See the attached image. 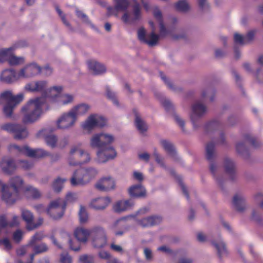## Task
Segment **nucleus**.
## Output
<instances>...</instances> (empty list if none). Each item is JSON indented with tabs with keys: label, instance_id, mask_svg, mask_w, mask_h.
I'll list each match as a JSON object with an SVG mask.
<instances>
[{
	"label": "nucleus",
	"instance_id": "f3484780",
	"mask_svg": "<svg viewBox=\"0 0 263 263\" xmlns=\"http://www.w3.org/2000/svg\"><path fill=\"white\" fill-rule=\"evenodd\" d=\"M48 86V82L46 80H34L27 83L24 88L27 91L41 93L43 96Z\"/></svg>",
	"mask_w": 263,
	"mask_h": 263
},
{
	"label": "nucleus",
	"instance_id": "864d4df0",
	"mask_svg": "<svg viewBox=\"0 0 263 263\" xmlns=\"http://www.w3.org/2000/svg\"><path fill=\"white\" fill-rule=\"evenodd\" d=\"M33 165V164L32 162L26 160H20L18 162V166L25 170L30 168Z\"/></svg>",
	"mask_w": 263,
	"mask_h": 263
},
{
	"label": "nucleus",
	"instance_id": "a878e982",
	"mask_svg": "<svg viewBox=\"0 0 263 263\" xmlns=\"http://www.w3.org/2000/svg\"><path fill=\"white\" fill-rule=\"evenodd\" d=\"M161 218L158 216H151L138 220V224L142 228H147L159 224Z\"/></svg>",
	"mask_w": 263,
	"mask_h": 263
},
{
	"label": "nucleus",
	"instance_id": "f8f14e48",
	"mask_svg": "<svg viewBox=\"0 0 263 263\" xmlns=\"http://www.w3.org/2000/svg\"><path fill=\"white\" fill-rule=\"evenodd\" d=\"M98 148L99 149L96 153V161L98 163H105L117 156V152L112 146Z\"/></svg>",
	"mask_w": 263,
	"mask_h": 263
},
{
	"label": "nucleus",
	"instance_id": "4be33fe9",
	"mask_svg": "<svg viewBox=\"0 0 263 263\" xmlns=\"http://www.w3.org/2000/svg\"><path fill=\"white\" fill-rule=\"evenodd\" d=\"M153 13L159 24L160 35L165 36L171 33L170 27L168 26L166 28L164 25L162 13L160 9L158 7H155L153 9Z\"/></svg>",
	"mask_w": 263,
	"mask_h": 263
},
{
	"label": "nucleus",
	"instance_id": "bf43d9fd",
	"mask_svg": "<svg viewBox=\"0 0 263 263\" xmlns=\"http://www.w3.org/2000/svg\"><path fill=\"white\" fill-rule=\"evenodd\" d=\"M61 263H72L71 257L67 253L62 254L60 257Z\"/></svg>",
	"mask_w": 263,
	"mask_h": 263
},
{
	"label": "nucleus",
	"instance_id": "37998d69",
	"mask_svg": "<svg viewBox=\"0 0 263 263\" xmlns=\"http://www.w3.org/2000/svg\"><path fill=\"white\" fill-rule=\"evenodd\" d=\"M176 9L180 11L186 12L189 10L190 7L185 0H179L175 4Z\"/></svg>",
	"mask_w": 263,
	"mask_h": 263
},
{
	"label": "nucleus",
	"instance_id": "58836bf2",
	"mask_svg": "<svg viewBox=\"0 0 263 263\" xmlns=\"http://www.w3.org/2000/svg\"><path fill=\"white\" fill-rule=\"evenodd\" d=\"M22 217L26 223V228L28 230V226L32 225L33 216L31 212L27 210L22 211Z\"/></svg>",
	"mask_w": 263,
	"mask_h": 263
},
{
	"label": "nucleus",
	"instance_id": "7c9ffc66",
	"mask_svg": "<svg viewBox=\"0 0 263 263\" xmlns=\"http://www.w3.org/2000/svg\"><path fill=\"white\" fill-rule=\"evenodd\" d=\"M74 96L72 94L68 93H61L55 106H63L72 104L74 101Z\"/></svg>",
	"mask_w": 263,
	"mask_h": 263
},
{
	"label": "nucleus",
	"instance_id": "a211bd4d",
	"mask_svg": "<svg viewBox=\"0 0 263 263\" xmlns=\"http://www.w3.org/2000/svg\"><path fill=\"white\" fill-rule=\"evenodd\" d=\"M73 235L79 242L86 243L89 238L91 237L92 232L91 229H88L82 226L76 227L73 230Z\"/></svg>",
	"mask_w": 263,
	"mask_h": 263
},
{
	"label": "nucleus",
	"instance_id": "9b49d317",
	"mask_svg": "<svg viewBox=\"0 0 263 263\" xmlns=\"http://www.w3.org/2000/svg\"><path fill=\"white\" fill-rule=\"evenodd\" d=\"M42 67L35 62L26 64L18 70L21 79H29L41 74Z\"/></svg>",
	"mask_w": 263,
	"mask_h": 263
},
{
	"label": "nucleus",
	"instance_id": "7ed1b4c3",
	"mask_svg": "<svg viewBox=\"0 0 263 263\" xmlns=\"http://www.w3.org/2000/svg\"><path fill=\"white\" fill-rule=\"evenodd\" d=\"M24 181L19 176L11 177L9 180V185L6 184L0 180L2 199L7 204H12L19 198L21 191L23 193L24 187Z\"/></svg>",
	"mask_w": 263,
	"mask_h": 263
},
{
	"label": "nucleus",
	"instance_id": "dca6fc26",
	"mask_svg": "<svg viewBox=\"0 0 263 263\" xmlns=\"http://www.w3.org/2000/svg\"><path fill=\"white\" fill-rule=\"evenodd\" d=\"M94 186L99 191L107 192L116 188V182L114 178L110 176H107L98 179Z\"/></svg>",
	"mask_w": 263,
	"mask_h": 263
},
{
	"label": "nucleus",
	"instance_id": "de8ad7c7",
	"mask_svg": "<svg viewBox=\"0 0 263 263\" xmlns=\"http://www.w3.org/2000/svg\"><path fill=\"white\" fill-rule=\"evenodd\" d=\"M16 105H15V103H8L5 105L3 108V112L5 115L7 117H11L13 110Z\"/></svg>",
	"mask_w": 263,
	"mask_h": 263
},
{
	"label": "nucleus",
	"instance_id": "72a5a7b5",
	"mask_svg": "<svg viewBox=\"0 0 263 263\" xmlns=\"http://www.w3.org/2000/svg\"><path fill=\"white\" fill-rule=\"evenodd\" d=\"M79 220L80 223L85 224L89 221V215L86 208L83 205H80V210L78 213Z\"/></svg>",
	"mask_w": 263,
	"mask_h": 263
},
{
	"label": "nucleus",
	"instance_id": "0eeeda50",
	"mask_svg": "<svg viewBox=\"0 0 263 263\" xmlns=\"http://www.w3.org/2000/svg\"><path fill=\"white\" fill-rule=\"evenodd\" d=\"M115 141V136L108 133L100 132L93 134L90 138V146L92 148L109 146Z\"/></svg>",
	"mask_w": 263,
	"mask_h": 263
},
{
	"label": "nucleus",
	"instance_id": "4c0bfd02",
	"mask_svg": "<svg viewBox=\"0 0 263 263\" xmlns=\"http://www.w3.org/2000/svg\"><path fill=\"white\" fill-rule=\"evenodd\" d=\"M48 249L47 246L45 243H41L39 245L33 246L32 250L33 253L30 255V259L32 260L35 255L46 252Z\"/></svg>",
	"mask_w": 263,
	"mask_h": 263
},
{
	"label": "nucleus",
	"instance_id": "4d7b16f0",
	"mask_svg": "<svg viewBox=\"0 0 263 263\" xmlns=\"http://www.w3.org/2000/svg\"><path fill=\"white\" fill-rule=\"evenodd\" d=\"M234 41L236 43L241 45L247 42L246 37H244L242 35L238 33H236L234 34Z\"/></svg>",
	"mask_w": 263,
	"mask_h": 263
},
{
	"label": "nucleus",
	"instance_id": "0e129e2a",
	"mask_svg": "<svg viewBox=\"0 0 263 263\" xmlns=\"http://www.w3.org/2000/svg\"><path fill=\"white\" fill-rule=\"evenodd\" d=\"M23 232L21 230H18L16 231L13 234V240L15 241L18 242L21 240V239L23 237Z\"/></svg>",
	"mask_w": 263,
	"mask_h": 263
},
{
	"label": "nucleus",
	"instance_id": "f704fd0d",
	"mask_svg": "<svg viewBox=\"0 0 263 263\" xmlns=\"http://www.w3.org/2000/svg\"><path fill=\"white\" fill-rule=\"evenodd\" d=\"M91 115H90L87 119L82 123V128L85 130L91 132L96 128L93 119Z\"/></svg>",
	"mask_w": 263,
	"mask_h": 263
},
{
	"label": "nucleus",
	"instance_id": "a19ab883",
	"mask_svg": "<svg viewBox=\"0 0 263 263\" xmlns=\"http://www.w3.org/2000/svg\"><path fill=\"white\" fill-rule=\"evenodd\" d=\"M66 181V179L60 177L57 178L53 182L52 187L56 192H60L64 186V183Z\"/></svg>",
	"mask_w": 263,
	"mask_h": 263
},
{
	"label": "nucleus",
	"instance_id": "e2e57ef3",
	"mask_svg": "<svg viewBox=\"0 0 263 263\" xmlns=\"http://www.w3.org/2000/svg\"><path fill=\"white\" fill-rule=\"evenodd\" d=\"M255 202L259 204L260 207L263 210V194L258 193L254 197Z\"/></svg>",
	"mask_w": 263,
	"mask_h": 263
},
{
	"label": "nucleus",
	"instance_id": "052dcab7",
	"mask_svg": "<svg viewBox=\"0 0 263 263\" xmlns=\"http://www.w3.org/2000/svg\"><path fill=\"white\" fill-rule=\"evenodd\" d=\"M52 68H51L49 66L47 65L42 67L41 73H42L45 77H49L52 74Z\"/></svg>",
	"mask_w": 263,
	"mask_h": 263
},
{
	"label": "nucleus",
	"instance_id": "13d9d810",
	"mask_svg": "<svg viewBox=\"0 0 263 263\" xmlns=\"http://www.w3.org/2000/svg\"><path fill=\"white\" fill-rule=\"evenodd\" d=\"M106 95L108 98L111 99L112 103L117 106H119V102L116 98L115 93L110 89H107L106 91Z\"/></svg>",
	"mask_w": 263,
	"mask_h": 263
},
{
	"label": "nucleus",
	"instance_id": "cd10ccee",
	"mask_svg": "<svg viewBox=\"0 0 263 263\" xmlns=\"http://www.w3.org/2000/svg\"><path fill=\"white\" fill-rule=\"evenodd\" d=\"M18 48V45L15 44L8 48H0V63L8 62L12 52Z\"/></svg>",
	"mask_w": 263,
	"mask_h": 263
},
{
	"label": "nucleus",
	"instance_id": "338daca9",
	"mask_svg": "<svg viewBox=\"0 0 263 263\" xmlns=\"http://www.w3.org/2000/svg\"><path fill=\"white\" fill-rule=\"evenodd\" d=\"M98 256L100 258L103 259H111L110 254L106 251L102 250L99 252Z\"/></svg>",
	"mask_w": 263,
	"mask_h": 263
},
{
	"label": "nucleus",
	"instance_id": "3c124183",
	"mask_svg": "<svg viewBox=\"0 0 263 263\" xmlns=\"http://www.w3.org/2000/svg\"><path fill=\"white\" fill-rule=\"evenodd\" d=\"M79 197L77 193L69 192L67 193L65 197V202L73 203L77 201Z\"/></svg>",
	"mask_w": 263,
	"mask_h": 263
},
{
	"label": "nucleus",
	"instance_id": "4468645a",
	"mask_svg": "<svg viewBox=\"0 0 263 263\" xmlns=\"http://www.w3.org/2000/svg\"><path fill=\"white\" fill-rule=\"evenodd\" d=\"M2 128L9 133H13L15 139H23L27 138L28 135L26 128L20 124L7 123L3 125Z\"/></svg>",
	"mask_w": 263,
	"mask_h": 263
},
{
	"label": "nucleus",
	"instance_id": "2eb2a0df",
	"mask_svg": "<svg viewBox=\"0 0 263 263\" xmlns=\"http://www.w3.org/2000/svg\"><path fill=\"white\" fill-rule=\"evenodd\" d=\"M77 119L70 110L64 112L58 119L56 123L57 128L65 129L73 126Z\"/></svg>",
	"mask_w": 263,
	"mask_h": 263
},
{
	"label": "nucleus",
	"instance_id": "c756f323",
	"mask_svg": "<svg viewBox=\"0 0 263 263\" xmlns=\"http://www.w3.org/2000/svg\"><path fill=\"white\" fill-rule=\"evenodd\" d=\"M128 191L129 195L133 197H142L146 195L145 189L140 184L130 186Z\"/></svg>",
	"mask_w": 263,
	"mask_h": 263
},
{
	"label": "nucleus",
	"instance_id": "c03bdc74",
	"mask_svg": "<svg viewBox=\"0 0 263 263\" xmlns=\"http://www.w3.org/2000/svg\"><path fill=\"white\" fill-rule=\"evenodd\" d=\"M46 144L51 147L54 148L58 146V139L55 135L50 134L45 138Z\"/></svg>",
	"mask_w": 263,
	"mask_h": 263
},
{
	"label": "nucleus",
	"instance_id": "603ef678",
	"mask_svg": "<svg viewBox=\"0 0 263 263\" xmlns=\"http://www.w3.org/2000/svg\"><path fill=\"white\" fill-rule=\"evenodd\" d=\"M80 242L78 240H74L72 239L69 240V246L71 250L74 251H78L80 250L81 246L80 244Z\"/></svg>",
	"mask_w": 263,
	"mask_h": 263
},
{
	"label": "nucleus",
	"instance_id": "c9c22d12",
	"mask_svg": "<svg viewBox=\"0 0 263 263\" xmlns=\"http://www.w3.org/2000/svg\"><path fill=\"white\" fill-rule=\"evenodd\" d=\"M96 127L103 128L106 126L107 120L102 116L98 114H91Z\"/></svg>",
	"mask_w": 263,
	"mask_h": 263
},
{
	"label": "nucleus",
	"instance_id": "5fc2aeb1",
	"mask_svg": "<svg viewBox=\"0 0 263 263\" xmlns=\"http://www.w3.org/2000/svg\"><path fill=\"white\" fill-rule=\"evenodd\" d=\"M143 253L146 260L151 261L153 259V254L152 251L148 248L143 249Z\"/></svg>",
	"mask_w": 263,
	"mask_h": 263
},
{
	"label": "nucleus",
	"instance_id": "6e6d98bb",
	"mask_svg": "<svg viewBox=\"0 0 263 263\" xmlns=\"http://www.w3.org/2000/svg\"><path fill=\"white\" fill-rule=\"evenodd\" d=\"M110 248L111 250L120 254H123L124 253V251L122 247L120 245H116L115 243L110 244Z\"/></svg>",
	"mask_w": 263,
	"mask_h": 263
},
{
	"label": "nucleus",
	"instance_id": "f03ea898",
	"mask_svg": "<svg viewBox=\"0 0 263 263\" xmlns=\"http://www.w3.org/2000/svg\"><path fill=\"white\" fill-rule=\"evenodd\" d=\"M115 6L107 8L110 15L117 16L120 12H124L121 17L122 21L126 24H131L139 20L141 12L139 4L136 0H114Z\"/></svg>",
	"mask_w": 263,
	"mask_h": 263
},
{
	"label": "nucleus",
	"instance_id": "473e14b6",
	"mask_svg": "<svg viewBox=\"0 0 263 263\" xmlns=\"http://www.w3.org/2000/svg\"><path fill=\"white\" fill-rule=\"evenodd\" d=\"M212 244L216 249L219 257H222L227 254L226 245L222 240H214L212 241Z\"/></svg>",
	"mask_w": 263,
	"mask_h": 263
},
{
	"label": "nucleus",
	"instance_id": "20e7f679",
	"mask_svg": "<svg viewBox=\"0 0 263 263\" xmlns=\"http://www.w3.org/2000/svg\"><path fill=\"white\" fill-rule=\"evenodd\" d=\"M91 160L90 153L82 148L81 144L72 146L67 157L68 165L73 167L87 164Z\"/></svg>",
	"mask_w": 263,
	"mask_h": 263
},
{
	"label": "nucleus",
	"instance_id": "423d86ee",
	"mask_svg": "<svg viewBox=\"0 0 263 263\" xmlns=\"http://www.w3.org/2000/svg\"><path fill=\"white\" fill-rule=\"evenodd\" d=\"M10 152L15 154H22L30 157L42 158L49 155V153L43 149H33L27 145L20 147L16 144H12L8 146Z\"/></svg>",
	"mask_w": 263,
	"mask_h": 263
},
{
	"label": "nucleus",
	"instance_id": "bb28decb",
	"mask_svg": "<svg viewBox=\"0 0 263 263\" xmlns=\"http://www.w3.org/2000/svg\"><path fill=\"white\" fill-rule=\"evenodd\" d=\"M22 194L27 198L39 199L42 196V193L37 188L31 185H26L23 190Z\"/></svg>",
	"mask_w": 263,
	"mask_h": 263
},
{
	"label": "nucleus",
	"instance_id": "680f3d73",
	"mask_svg": "<svg viewBox=\"0 0 263 263\" xmlns=\"http://www.w3.org/2000/svg\"><path fill=\"white\" fill-rule=\"evenodd\" d=\"M43 223V219L40 218L36 222H33L32 225L28 226V230H32L37 228Z\"/></svg>",
	"mask_w": 263,
	"mask_h": 263
},
{
	"label": "nucleus",
	"instance_id": "39448f33",
	"mask_svg": "<svg viewBox=\"0 0 263 263\" xmlns=\"http://www.w3.org/2000/svg\"><path fill=\"white\" fill-rule=\"evenodd\" d=\"M98 174V171L93 167H85L75 171L72 174L70 183L72 186H83L89 183Z\"/></svg>",
	"mask_w": 263,
	"mask_h": 263
},
{
	"label": "nucleus",
	"instance_id": "ddd939ff",
	"mask_svg": "<svg viewBox=\"0 0 263 263\" xmlns=\"http://www.w3.org/2000/svg\"><path fill=\"white\" fill-rule=\"evenodd\" d=\"M206 111V107L200 102H195L192 105L190 117L194 128L198 127L199 120Z\"/></svg>",
	"mask_w": 263,
	"mask_h": 263
},
{
	"label": "nucleus",
	"instance_id": "9d476101",
	"mask_svg": "<svg viewBox=\"0 0 263 263\" xmlns=\"http://www.w3.org/2000/svg\"><path fill=\"white\" fill-rule=\"evenodd\" d=\"M65 202L62 199H57L52 201L46 210L48 215L54 219L61 218L65 211Z\"/></svg>",
	"mask_w": 263,
	"mask_h": 263
},
{
	"label": "nucleus",
	"instance_id": "b1692460",
	"mask_svg": "<svg viewBox=\"0 0 263 263\" xmlns=\"http://www.w3.org/2000/svg\"><path fill=\"white\" fill-rule=\"evenodd\" d=\"M110 201V198L108 197H98L91 201L90 206L95 210H102L105 209Z\"/></svg>",
	"mask_w": 263,
	"mask_h": 263
},
{
	"label": "nucleus",
	"instance_id": "c85d7f7f",
	"mask_svg": "<svg viewBox=\"0 0 263 263\" xmlns=\"http://www.w3.org/2000/svg\"><path fill=\"white\" fill-rule=\"evenodd\" d=\"M90 109V106L86 103H80L74 106L71 109V111L78 120L79 116L86 114Z\"/></svg>",
	"mask_w": 263,
	"mask_h": 263
},
{
	"label": "nucleus",
	"instance_id": "2f4dec72",
	"mask_svg": "<svg viewBox=\"0 0 263 263\" xmlns=\"http://www.w3.org/2000/svg\"><path fill=\"white\" fill-rule=\"evenodd\" d=\"M233 204L237 211H243L246 208L245 197L240 195H235L233 198Z\"/></svg>",
	"mask_w": 263,
	"mask_h": 263
},
{
	"label": "nucleus",
	"instance_id": "5701e85b",
	"mask_svg": "<svg viewBox=\"0 0 263 263\" xmlns=\"http://www.w3.org/2000/svg\"><path fill=\"white\" fill-rule=\"evenodd\" d=\"M17 165L12 159L5 158L0 161V169L6 174H13L17 168Z\"/></svg>",
	"mask_w": 263,
	"mask_h": 263
},
{
	"label": "nucleus",
	"instance_id": "ea45409f",
	"mask_svg": "<svg viewBox=\"0 0 263 263\" xmlns=\"http://www.w3.org/2000/svg\"><path fill=\"white\" fill-rule=\"evenodd\" d=\"M25 61V58L23 57H17L15 55L14 52H12L8 63L12 66H16L23 64Z\"/></svg>",
	"mask_w": 263,
	"mask_h": 263
},
{
	"label": "nucleus",
	"instance_id": "a18cd8bd",
	"mask_svg": "<svg viewBox=\"0 0 263 263\" xmlns=\"http://www.w3.org/2000/svg\"><path fill=\"white\" fill-rule=\"evenodd\" d=\"M224 166L227 173L229 174L233 173L235 171V164L234 162L229 159H227L224 161Z\"/></svg>",
	"mask_w": 263,
	"mask_h": 263
},
{
	"label": "nucleus",
	"instance_id": "1a4fd4ad",
	"mask_svg": "<svg viewBox=\"0 0 263 263\" xmlns=\"http://www.w3.org/2000/svg\"><path fill=\"white\" fill-rule=\"evenodd\" d=\"M92 234L91 237V243L93 247L102 248L107 244V237L105 229L96 226L92 228Z\"/></svg>",
	"mask_w": 263,
	"mask_h": 263
},
{
	"label": "nucleus",
	"instance_id": "aec40b11",
	"mask_svg": "<svg viewBox=\"0 0 263 263\" xmlns=\"http://www.w3.org/2000/svg\"><path fill=\"white\" fill-rule=\"evenodd\" d=\"M20 79L19 72H16L13 68L4 69L0 74V80L5 83L11 84Z\"/></svg>",
	"mask_w": 263,
	"mask_h": 263
},
{
	"label": "nucleus",
	"instance_id": "393cba45",
	"mask_svg": "<svg viewBox=\"0 0 263 263\" xmlns=\"http://www.w3.org/2000/svg\"><path fill=\"white\" fill-rule=\"evenodd\" d=\"M89 70L95 74H101L106 72L105 66L95 60H89L87 62Z\"/></svg>",
	"mask_w": 263,
	"mask_h": 263
},
{
	"label": "nucleus",
	"instance_id": "6e6552de",
	"mask_svg": "<svg viewBox=\"0 0 263 263\" xmlns=\"http://www.w3.org/2000/svg\"><path fill=\"white\" fill-rule=\"evenodd\" d=\"M148 23L152 29V32L149 34H146L145 29L141 28L138 30L137 35L138 39L141 42L147 44L149 46H153L158 44L160 36L155 33L156 28L154 22L149 21Z\"/></svg>",
	"mask_w": 263,
	"mask_h": 263
},
{
	"label": "nucleus",
	"instance_id": "6ab92c4d",
	"mask_svg": "<svg viewBox=\"0 0 263 263\" xmlns=\"http://www.w3.org/2000/svg\"><path fill=\"white\" fill-rule=\"evenodd\" d=\"M24 99V95L20 93L14 96L11 91H5L0 94V104L7 103V104L15 103L17 105Z\"/></svg>",
	"mask_w": 263,
	"mask_h": 263
},
{
	"label": "nucleus",
	"instance_id": "f257e3e1",
	"mask_svg": "<svg viewBox=\"0 0 263 263\" xmlns=\"http://www.w3.org/2000/svg\"><path fill=\"white\" fill-rule=\"evenodd\" d=\"M62 85H56L46 89L43 97L30 99L21 109L22 121L24 123H32L39 120L43 114L42 106L48 99L51 105H55L63 91Z\"/></svg>",
	"mask_w": 263,
	"mask_h": 263
},
{
	"label": "nucleus",
	"instance_id": "09e8293b",
	"mask_svg": "<svg viewBox=\"0 0 263 263\" xmlns=\"http://www.w3.org/2000/svg\"><path fill=\"white\" fill-rule=\"evenodd\" d=\"M44 237V235L42 232L36 233L30 239L29 245L33 246L37 241L42 240Z\"/></svg>",
	"mask_w": 263,
	"mask_h": 263
},
{
	"label": "nucleus",
	"instance_id": "8fccbe9b",
	"mask_svg": "<svg viewBox=\"0 0 263 263\" xmlns=\"http://www.w3.org/2000/svg\"><path fill=\"white\" fill-rule=\"evenodd\" d=\"M214 146L213 143H209L206 147V157L208 159L211 160L214 156Z\"/></svg>",
	"mask_w": 263,
	"mask_h": 263
},
{
	"label": "nucleus",
	"instance_id": "e433bc0d",
	"mask_svg": "<svg viewBox=\"0 0 263 263\" xmlns=\"http://www.w3.org/2000/svg\"><path fill=\"white\" fill-rule=\"evenodd\" d=\"M135 124L139 132L143 133L147 129V126L146 124L142 120L138 113L135 112Z\"/></svg>",
	"mask_w": 263,
	"mask_h": 263
},
{
	"label": "nucleus",
	"instance_id": "774afa93",
	"mask_svg": "<svg viewBox=\"0 0 263 263\" xmlns=\"http://www.w3.org/2000/svg\"><path fill=\"white\" fill-rule=\"evenodd\" d=\"M175 122L178 124L179 126L183 129L184 126V121L177 114H175L173 116Z\"/></svg>",
	"mask_w": 263,
	"mask_h": 263
},
{
	"label": "nucleus",
	"instance_id": "49530a36",
	"mask_svg": "<svg viewBox=\"0 0 263 263\" xmlns=\"http://www.w3.org/2000/svg\"><path fill=\"white\" fill-rule=\"evenodd\" d=\"M79 263H94V256L90 254H82L79 256Z\"/></svg>",
	"mask_w": 263,
	"mask_h": 263
},
{
	"label": "nucleus",
	"instance_id": "412c9836",
	"mask_svg": "<svg viewBox=\"0 0 263 263\" xmlns=\"http://www.w3.org/2000/svg\"><path fill=\"white\" fill-rule=\"evenodd\" d=\"M134 205V202L131 199H122L114 203L112 209L115 212L120 213L132 209Z\"/></svg>",
	"mask_w": 263,
	"mask_h": 263
},
{
	"label": "nucleus",
	"instance_id": "79ce46f5",
	"mask_svg": "<svg viewBox=\"0 0 263 263\" xmlns=\"http://www.w3.org/2000/svg\"><path fill=\"white\" fill-rule=\"evenodd\" d=\"M160 144L162 147L167 153L172 155H174L175 154L174 146L171 142L166 140H162L160 141Z\"/></svg>",
	"mask_w": 263,
	"mask_h": 263
},
{
	"label": "nucleus",
	"instance_id": "69168bd1",
	"mask_svg": "<svg viewBox=\"0 0 263 263\" xmlns=\"http://www.w3.org/2000/svg\"><path fill=\"white\" fill-rule=\"evenodd\" d=\"M68 138L64 137L58 142V146L61 148H64L68 144Z\"/></svg>",
	"mask_w": 263,
	"mask_h": 263
}]
</instances>
